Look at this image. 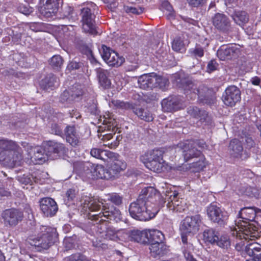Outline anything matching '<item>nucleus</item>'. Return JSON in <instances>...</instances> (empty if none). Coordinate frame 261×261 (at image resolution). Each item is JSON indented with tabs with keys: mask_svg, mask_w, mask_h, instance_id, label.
<instances>
[{
	"mask_svg": "<svg viewBox=\"0 0 261 261\" xmlns=\"http://www.w3.org/2000/svg\"><path fill=\"white\" fill-rule=\"evenodd\" d=\"M0 163L4 166L13 167L20 164L22 160L21 150L12 141L0 139Z\"/></svg>",
	"mask_w": 261,
	"mask_h": 261,
	"instance_id": "nucleus-3",
	"label": "nucleus"
},
{
	"mask_svg": "<svg viewBox=\"0 0 261 261\" xmlns=\"http://www.w3.org/2000/svg\"><path fill=\"white\" fill-rule=\"evenodd\" d=\"M66 139L72 146H76L79 142V136L73 126H67L65 129Z\"/></svg>",
	"mask_w": 261,
	"mask_h": 261,
	"instance_id": "nucleus-30",
	"label": "nucleus"
},
{
	"mask_svg": "<svg viewBox=\"0 0 261 261\" xmlns=\"http://www.w3.org/2000/svg\"><path fill=\"white\" fill-rule=\"evenodd\" d=\"M241 99V92L235 86L227 87L222 96V100L227 106L233 107Z\"/></svg>",
	"mask_w": 261,
	"mask_h": 261,
	"instance_id": "nucleus-18",
	"label": "nucleus"
},
{
	"mask_svg": "<svg viewBox=\"0 0 261 261\" xmlns=\"http://www.w3.org/2000/svg\"><path fill=\"white\" fill-rule=\"evenodd\" d=\"M89 7H84L82 9L81 16L83 29L85 32L94 34L96 33L94 15L92 13L91 8L94 9L95 4L91 3Z\"/></svg>",
	"mask_w": 261,
	"mask_h": 261,
	"instance_id": "nucleus-11",
	"label": "nucleus"
},
{
	"mask_svg": "<svg viewBox=\"0 0 261 261\" xmlns=\"http://www.w3.org/2000/svg\"><path fill=\"white\" fill-rule=\"evenodd\" d=\"M163 111L170 112L183 108L184 105L178 96H170L164 99L161 103Z\"/></svg>",
	"mask_w": 261,
	"mask_h": 261,
	"instance_id": "nucleus-22",
	"label": "nucleus"
},
{
	"mask_svg": "<svg viewBox=\"0 0 261 261\" xmlns=\"http://www.w3.org/2000/svg\"><path fill=\"white\" fill-rule=\"evenodd\" d=\"M146 230L144 231L132 230L130 231V241H134L138 243L145 242Z\"/></svg>",
	"mask_w": 261,
	"mask_h": 261,
	"instance_id": "nucleus-38",
	"label": "nucleus"
},
{
	"mask_svg": "<svg viewBox=\"0 0 261 261\" xmlns=\"http://www.w3.org/2000/svg\"><path fill=\"white\" fill-rule=\"evenodd\" d=\"M118 241L127 242L130 241V231L126 229L117 230Z\"/></svg>",
	"mask_w": 261,
	"mask_h": 261,
	"instance_id": "nucleus-45",
	"label": "nucleus"
},
{
	"mask_svg": "<svg viewBox=\"0 0 261 261\" xmlns=\"http://www.w3.org/2000/svg\"><path fill=\"white\" fill-rule=\"evenodd\" d=\"M63 64V59L59 55L54 56L50 61V65L54 68H60Z\"/></svg>",
	"mask_w": 261,
	"mask_h": 261,
	"instance_id": "nucleus-46",
	"label": "nucleus"
},
{
	"mask_svg": "<svg viewBox=\"0 0 261 261\" xmlns=\"http://www.w3.org/2000/svg\"><path fill=\"white\" fill-rule=\"evenodd\" d=\"M124 9L126 13L135 14H140L143 12V9L140 7L136 8L133 7L126 6L124 7Z\"/></svg>",
	"mask_w": 261,
	"mask_h": 261,
	"instance_id": "nucleus-52",
	"label": "nucleus"
},
{
	"mask_svg": "<svg viewBox=\"0 0 261 261\" xmlns=\"http://www.w3.org/2000/svg\"><path fill=\"white\" fill-rule=\"evenodd\" d=\"M215 244L224 249H227L230 246L229 239L226 236H222L220 238L218 237V239L216 241Z\"/></svg>",
	"mask_w": 261,
	"mask_h": 261,
	"instance_id": "nucleus-43",
	"label": "nucleus"
},
{
	"mask_svg": "<svg viewBox=\"0 0 261 261\" xmlns=\"http://www.w3.org/2000/svg\"><path fill=\"white\" fill-rule=\"evenodd\" d=\"M229 149L231 155L234 158H242L243 147L241 142L238 139L232 140L229 144Z\"/></svg>",
	"mask_w": 261,
	"mask_h": 261,
	"instance_id": "nucleus-32",
	"label": "nucleus"
},
{
	"mask_svg": "<svg viewBox=\"0 0 261 261\" xmlns=\"http://www.w3.org/2000/svg\"><path fill=\"white\" fill-rule=\"evenodd\" d=\"M162 7L167 11L166 15L168 19H170L174 17V12L172 7L168 2H164L162 4Z\"/></svg>",
	"mask_w": 261,
	"mask_h": 261,
	"instance_id": "nucleus-48",
	"label": "nucleus"
},
{
	"mask_svg": "<svg viewBox=\"0 0 261 261\" xmlns=\"http://www.w3.org/2000/svg\"><path fill=\"white\" fill-rule=\"evenodd\" d=\"M40 237L31 240V245L40 248L39 251L47 249L53 244L57 238L56 229L55 228L42 226L40 228Z\"/></svg>",
	"mask_w": 261,
	"mask_h": 261,
	"instance_id": "nucleus-9",
	"label": "nucleus"
},
{
	"mask_svg": "<svg viewBox=\"0 0 261 261\" xmlns=\"http://www.w3.org/2000/svg\"><path fill=\"white\" fill-rule=\"evenodd\" d=\"M90 153L92 156L104 161L107 160L105 157L108 158L117 157L115 153L109 150H102L99 148L92 149Z\"/></svg>",
	"mask_w": 261,
	"mask_h": 261,
	"instance_id": "nucleus-31",
	"label": "nucleus"
},
{
	"mask_svg": "<svg viewBox=\"0 0 261 261\" xmlns=\"http://www.w3.org/2000/svg\"><path fill=\"white\" fill-rule=\"evenodd\" d=\"M155 73L145 74L140 76L138 80V86L143 89L154 88V82L155 81Z\"/></svg>",
	"mask_w": 261,
	"mask_h": 261,
	"instance_id": "nucleus-26",
	"label": "nucleus"
},
{
	"mask_svg": "<svg viewBox=\"0 0 261 261\" xmlns=\"http://www.w3.org/2000/svg\"><path fill=\"white\" fill-rule=\"evenodd\" d=\"M83 210L85 211L97 212L102 205V212L98 214L89 216V219L100 222L102 221H114L116 222L122 219V216L119 210L114 206L107 207L104 205L105 199L86 196L81 201Z\"/></svg>",
	"mask_w": 261,
	"mask_h": 261,
	"instance_id": "nucleus-1",
	"label": "nucleus"
},
{
	"mask_svg": "<svg viewBox=\"0 0 261 261\" xmlns=\"http://www.w3.org/2000/svg\"><path fill=\"white\" fill-rule=\"evenodd\" d=\"M51 131L53 134L56 135L62 136L63 135L62 129L57 124H53L51 127Z\"/></svg>",
	"mask_w": 261,
	"mask_h": 261,
	"instance_id": "nucleus-56",
	"label": "nucleus"
},
{
	"mask_svg": "<svg viewBox=\"0 0 261 261\" xmlns=\"http://www.w3.org/2000/svg\"><path fill=\"white\" fill-rule=\"evenodd\" d=\"M193 142L195 143V144L194 145V146H195V147H196V146H198L199 147L201 148V149H207V145H206L205 142L203 140H199V141H193Z\"/></svg>",
	"mask_w": 261,
	"mask_h": 261,
	"instance_id": "nucleus-60",
	"label": "nucleus"
},
{
	"mask_svg": "<svg viewBox=\"0 0 261 261\" xmlns=\"http://www.w3.org/2000/svg\"><path fill=\"white\" fill-rule=\"evenodd\" d=\"M77 191L74 189H69L66 193V199L65 201H67V203H70L71 202L74 201V199L76 197Z\"/></svg>",
	"mask_w": 261,
	"mask_h": 261,
	"instance_id": "nucleus-50",
	"label": "nucleus"
},
{
	"mask_svg": "<svg viewBox=\"0 0 261 261\" xmlns=\"http://www.w3.org/2000/svg\"><path fill=\"white\" fill-rule=\"evenodd\" d=\"M134 113L141 119L146 121H151L153 117L151 113L147 109L136 108L134 110Z\"/></svg>",
	"mask_w": 261,
	"mask_h": 261,
	"instance_id": "nucleus-39",
	"label": "nucleus"
},
{
	"mask_svg": "<svg viewBox=\"0 0 261 261\" xmlns=\"http://www.w3.org/2000/svg\"><path fill=\"white\" fill-rule=\"evenodd\" d=\"M188 112L191 116L195 118H199L200 117L201 111L197 107H193L188 108Z\"/></svg>",
	"mask_w": 261,
	"mask_h": 261,
	"instance_id": "nucleus-54",
	"label": "nucleus"
},
{
	"mask_svg": "<svg viewBox=\"0 0 261 261\" xmlns=\"http://www.w3.org/2000/svg\"><path fill=\"white\" fill-rule=\"evenodd\" d=\"M159 211L158 207L155 204L151 206H147L144 201L139 198L129 205V212L130 215L135 219L146 221L154 218Z\"/></svg>",
	"mask_w": 261,
	"mask_h": 261,
	"instance_id": "nucleus-6",
	"label": "nucleus"
},
{
	"mask_svg": "<svg viewBox=\"0 0 261 261\" xmlns=\"http://www.w3.org/2000/svg\"><path fill=\"white\" fill-rule=\"evenodd\" d=\"M99 226L100 229H102V227H103V230L106 228L105 226L98 225L97 226L98 229ZM97 233H99L100 236L93 241V246L98 250H106L108 248V245L105 241H102L100 239L118 241L117 231H115L112 228H108L106 231L98 230Z\"/></svg>",
	"mask_w": 261,
	"mask_h": 261,
	"instance_id": "nucleus-12",
	"label": "nucleus"
},
{
	"mask_svg": "<svg viewBox=\"0 0 261 261\" xmlns=\"http://www.w3.org/2000/svg\"><path fill=\"white\" fill-rule=\"evenodd\" d=\"M203 239L205 243L215 244L218 239V233L212 229H207L203 232Z\"/></svg>",
	"mask_w": 261,
	"mask_h": 261,
	"instance_id": "nucleus-36",
	"label": "nucleus"
},
{
	"mask_svg": "<svg viewBox=\"0 0 261 261\" xmlns=\"http://www.w3.org/2000/svg\"><path fill=\"white\" fill-rule=\"evenodd\" d=\"M29 153L31 154L34 152V154L31 156V159L36 164H42L48 160H54L56 155L52 156V154L63 153L65 147L63 144L54 141H49L45 143L43 147L37 146L31 149Z\"/></svg>",
	"mask_w": 261,
	"mask_h": 261,
	"instance_id": "nucleus-4",
	"label": "nucleus"
},
{
	"mask_svg": "<svg viewBox=\"0 0 261 261\" xmlns=\"http://www.w3.org/2000/svg\"><path fill=\"white\" fill-rule=\"evenodd\" d=\"M40 206L42 212L46 217L53 216L58 211L56 202L49 197L42 198L40 201Z\"/></svg>",
	"mask_w": 261,
	"mask_h": 261,
	"instance_id": "nucleus-23",
	"label": "nucleus"
},
{
	"mask_svg": "<svg viewBox=\"0 0 261 261\" xmlns=\"http://www.w3.org/2000/svg\"><path fill=\"white\" fill-rule=\"evenodd\" d=\"M2 217L6 226H15L22 220L23 214L17 209L11 208L4 211Z\"/></svg>",
	"mask_w": 261,
	"mask_h": 261,
	"instance_id": "nucleus-17",
	"label": "nucleus"
},
{
	"mask_svg": "<svg viewBox=\"0 0 261 261\" xmlns=\"http://www.w3.org/2000/svg\"><path fill=\"white\" fill-rule=\"evenodd\" d=\"M185 93L187 98L194 99L197 97L203 103L213 104L216 100L214 93L211 94V91L204 86L197 88V86L192 82L188 83L184 86Z\"/></svg>",
	"mask_w": 261,
	"mask_h": 261,
	"instance_id": "nucleus-7",
	"label": "nucleus"
},
{
	"mask_svg": "<svg viewBox=\"0 0 261 261\" xmlns=\"http://www.w3.org/2000/svg\"><path fill=\"white\" fill-rule=\"evenodd\" d=\"M160 197V193L157 190L152 187H145L143 188L138 198L141 199L146 203L147 206H149L151 209V206H153L154 204L158 207L157 204L155 203L156 199Z\"/></svg>",
	"mask_w": 261,
	"mask_h": 261,
	"instance_id": "nucleus-16",
	"label": "nucleus"
},
{
	"mask_svg": "<svg viewBox=\"0 0 261 261\" xmlns=\"http://www.w3.org/2000/svg\"><path fill=\"white\" fill-rule=\"evenodd\" d=\"M80 67V64L79 63L76 62V61H72L70 62L67 67V68L69 70H72L74 69H76L79 68Z\"/></svg>",
	"mask_w": 261,
	"mask_h": 261,
	"instance_id": "nucleus-58",
	"label": "nucleus"
},
{
	"mask_svg": "<svg viewBox=\"0 0 261 261\" xmlns=\"http://www.w3.org/2000/svg\"><path fill=\"white\" fill-rule=\"evenodd\" d=\"M116 155H117L116 158H108L112 161L109 170L112 172L113 177L118 173L124 170L126 168L125 162L119 159L118 154L116 153Z\"/></svg>",
	"mask_w": 261,
	"mask_h": 261,
	"instance_id": "nucleus-27",
	"label": "nucleus"
},
{
	"mask_svg": "<svg viewBox=\"0 0 261 261\" xmlns=\"http://www.w3.org/2000/svg\"><path fill=\"white\" fill-rule=\"evenodd\" d=\"M59 86L58 79L54 75H50L44 79L41 83V86L44 89H53Z\"/></svg>",
	"mask_w": 261,
	"mask_h": 261,
	"instance_id": "nucleus-35",
	"label": "nucleus"
},
{
	"mask_svg": "<svg viewBox=\"0 0 261 261\" xmlns=\"http://www.w3.org/2000/svg\"><path fill=\"white\" fill-rule=\"evenodd\" d=\"M201 222L199 215L187 216L181 222L180 229L183 233L193 235L198 231Z\"/></svg>",
	"mask_w": 261,
	"mask_h": 261,
	"instance_id": "nucleus-13",
	"label": "nucleus"
},
{
	"mask_svg": "<svg viewBox=\"0 0 261 261\" xmlns=\"http://www.w3.org/2000/svg\"><path fill=\"white\" fill-rule=\"evenodd\" d=\"M231 17L234 21L239 25L243 27L249 20L247 14L245 11H235Z\"/></svg>",
	"mask_w": 261,
	"mask_h": 261,
	"instance_id": "nucleus-34",
	"label": "nucleus"
},
{
	"mask_svg": "<svg viewBox=\"0 0 261 261\" xmlns=\"http://www.w3.org/2000/svg\"><path fill=\"white\" fill-rule=\"evenodd\" d=\"M155 80L154 82V88L159 87L163 90H165L169 84L168 79L166 77L158 76L155 74Z\"/></svg>",
	"mask_w": 261,
	"mask_h": 261,
	"instance_id": "nucleus-41",
	"label": "nucleus"
},
{
	"mask_svg": "<svg viewBox=\"0 0 261 261\" xmlns=\"http://www.w3.org/2000/svg\"><path fill=\"white\" fill-rule=\"evenodd\" d=\"M96 71L100 86L103 88H108L111 83L107 77V71L100 68L97 69Z\"/></svg>",
	"mask_w": 261,
	"mask_h": 261,
	"instance_id": "nucleus-37",
	"label": "nucleus"
},
{
	"mask_svg": "<svg viewBox=\"0 0 261 261\" xmlns=\"http://www.w3.org/2000/svg\"><path fill=\"white\" fill-rule=\"evenodd\" d=\"M194 55L198 57H201L203 56V50L201 47H197L193 50Z\"/></svg>",
	"mask_w": 261,
	"mask_h": 261,
	"instance_id": "nucleus-61",
	"label": "nucleus"
},
{
	"mask_svg": "<svg viewBox=\"0 0 261 261\" xmlns=\"http://www.w3.org/2000/svg\"><path fill=\"white\" fill-rule=\"evenodd\" d=\"M214 25L219 30L227 32L230 28L229 18L224 14L217 13L213 18Z\"/></svg>",
	"mask_w": 261,
	"mask_h": 261,
	"instance_id": "nucleus-25",
	"label": "nucleus"
},
{
	"mask_svg": "<svg viewBox=\"0 0 261 261\" xmlns=\"http://www.w3.org/2000/svg\"><path fill=\"white\" fill-rule=\"evenodd\" d=\"M244 193V194L249 197H255L257 198L261 197V192L256 188L247 187Z\"/></svg>",
	"mask_w": 261,
	"mask_h": 261,
	"instance_id": "nucleus-44",
	"label": "nucleus"
},
{
	"mask_svg": "<svg viewBox=\"0 0 261 261\" xmlns=\"http://www.w3.org/2000/svg\"><path fill=\"white\" fill-rule=\"evenodd\" d=\"M10 195V193L3 188L0 189V197H8Z\"/></svg>",
	"mask_w": 261,
	"mask_h": 261,
	"instance_id": "nucleus-64",
	"label": "nucleus"
},
{
	"mask_svg": "<svg viewBox=\"0 0 261 261\" xmlns=\"http://www.w3.org/2000/svg\"><path fill=\"white\" fill-rule=\"evenodd\" d=\"M66 260L67 261H89L85 256L80 254L72 255Z\"/></svg>",
	"mask_w": 261,
	"mask_h": 261,
	"instance_id": "nucleus-53",
	"label": "nucleus"
},
{
	"mask_svg": "<svg viewBox=\"0 0 261 261\" xmlns=\"http://www.w3.org/2000/svg\"><path fill=\"white\" fill-rule=\"evenodd\" d=\"M240 50L235 45L222 46L217 51V56L221 60H226L236 58Z\"/></svg>",
	"mask_w": 261,
	"mask_h": 261,
	"instance_id": "nucleus-24",
	"label": "nucleus"
},
{
	"mask_svg": "<svg viewBox=\"0 0 261 261\" xmlns=\"http://www.w3.org/2000/svg\"><path fill=\"white\" fill-rule=\"evenodd\" d=\"M163 151L161 149H153L145 153L140 156V161L149 170L156 173L167 171L171 167L163 159Z\"/></svg>",
	"mask_w": 261,
	"mask_h": 261,
	"instance_id": "nucleus-5",
	"label": "nucleus"
},
{
	"mask_svg": "<svg viewBox=\"0 0 261 261\" xmlns=\"http://www.w3.org/2000/svg\"><path fill=\"white\" fill-rule=\"evenodd\" d=\"M162 194L165 196L164 202H167V207L173 212H182L187 208L186 203L180 199L178 192L175 188L164 184L162 186Z\"/></svg>",
	"mask_w": 261,
	"mask_h": 261,
	"instance_id": "nucleus-8",
	"label": "nucleus"
},
{
	"mask_svg": "<svg viewBox=\"0 0 261 261\" xmlns=\"http://www.w3.org/2000/svg\"><path fill=\"white\" fill-rule=\"evenodd\" d=\"M206 213L209 219L215 223L221 224L226 219L224 212L214 203H212L207 206Z\"/></svg>",
	"mask_w": 261,
	"mask_h": 261,
	"instance_id": "nucleus-21",
	"label": "nucleus"
},
{
	"mask_svg": "<svg viewBox=\"0 0 261 261\" xmlns=\"http://www.w3.org/2000/svg\"><path fill=\"white\" fill-rule=\"evenodd\" d=\"M84 168H87L85 174L88 178L110 179L113 177L112 172L109 170L105 169L102 165L87 163L85 165Z\"/></svg>",
	"mask_w": 261,
	"mask_h": 261,
	"instance_id": "nucleus-10",
	"label": "nucleus"
},
{
	"mask_svg": "<svg viewBox=\"0 0 261 261\" xmlns=\"http://www.w3.org/2000/svg\"><path fill=\"white\" fill-rule=\"evenodd\" d=\"M207 68L208 71L211 72L216 70V66L215 64H214L213 62L211 61L208 64Z\"/></svg>",
	"mask_w": 261,
	"mask_h": 261,
	"instance_id": "nucleus-63",
	"label": "nucleus"
},
{
	"mask_svg": "<svg viewBox=\"0 0 261 261\" xmlns=\"http://www.w3.org/2000/svg\"><path fill=\"white\" fill-rule=\"evenodd\" d=\"M100 53L103 60L110 66H120L124 62V58L122 56L105 45L102 46Z\"/></svg>",
	"mask_w": 261,
	"mask_h": 261,
	"instance_id": "nucleus-14",
	"label": "nucleus"
},
{
	"mask_svg": "<svg viewBox=\"0 0 261 261\" xmlns=\"http://www.w3.org/2000/svg\"><path fill=\"white\" fill-rule=\"evenodd\" d=\"M187 2L191 6L198 7L202 5L204 3L205 0H187Z\"/></svg>",
	"mask_w": 261,
	"mask_h": 261,
	"instance_id": "nucleus-57",
	"label": "nucleus"
},
{
	"mask_svg": "<svg viewBox=\"0 0 261 261\" xmlns=\"http://www.w3.org/2000/svg\"><path fill=\"white\" fill-rule=\"evenodd\" d=\"M107 197V200L116 205H119L122 202V197L116 193L108 194Z\"/></svg>",
	"mask_w": 261,
	"mask_h": 261,
	"instance_id": "nucleus-49",
	"label": "nucleus"
},
{
	"mask_svg": "<svg viewBox=\"0 0 261 261\" xmlns=\"http://www.w3.org/2000/svg\"><path fill=\"white\" fill-rule=\"evenodd\" d=\"M113 105L116 108H120L121 109H129L132 108V105L128 102H125L119 100H115L112 101Z\"/></svg>",
	"mask_w": 261,
	"mask_h": 261,
	"instance_id": "nucleus-47",
	"label": "nucleus"
},
{
	"mask_svg": "<svg viewBox=\"0 0 261 261\" xmlns=\"http://www.w3.org/2000/svg\"><path fill=\"white\" fill-rule=\"evenodd\" d=\"M150 255L153 257H161L168 252V247L164 243H151L149 246Z\"/></svg>",
	"mask_w": 261,
	"mask_h": 261,
	"instance_id": "nucleus-28",
	"label": "nucleus"
},
{
	"mask_svg": "<svg viewBox=\"0 0 261 261\" xmlns=\"http://www.w3.org/2000/svg\"><path fill=\"white\" fill-rule=\"evenodd\" d=\"M13 58L18 65L21 67L28 68L31 65V63L28 62V58L21 57L20 54H14Z\"/></svg>",
	"mask_w": 261,
	"mask_h": 261,
	"instance_id": "nucleus-42",
	"label": "nucleus"
},
{
	"mask_svg": "<svg viewBox=\"0 0 261 261\" xmlns=\"http://www.w3.org/2000/svg\"><path fill=\"white\" fill-rule=\"evenodd\" d=\"M257 210L254 207H246L242 208L239 214V217L236 221V225L231 228V234L236 238L252 240L256 238L257 232L248 221L255 220Z\"/></svg>",
	"mask_w": 261,
	"mask_h": 261,
	"instance_id": "nucleus-2",
	"label": "nucleus"
},
{
	"mask_svg": "<svg viewBox=\"0 0 261 261\" xmlns=\"http://www.w3.org/2000/svg\"><path fill=\"white\" fill-rule=\"evenodd\" d=\"M193 140H187L178 144L177 148L182 150L185 162L189 161L191 159L200 156L201 151L195 148Z\"/></svg>",
	"mask_w": 261,
	"mask_h": 261,
	"instance_id": "nucleus-15",
	"label": "nucleus"
},
{
	"mask_svg": "<svg viewBox=\"0 0 261 261\" xmlns=\"http://www.w3.org/2000/svg\"><path fill=\"white\" fill-rule=\"evenodd\" d=\"M192 167L195 169L196 171H199L203 169L205 167V165L204 162V161L202 160H199L198 161L194 162L192 164Z\"/></svg>",
	"mask_w": 261,
	"mask_h": 261,
	"instance_id": "nucleus-55",
	"label": "nucleus"
},
{
	"mask_svg": "<svg viewBox=\"0 0 261 261\" xmlns=\"http://www.w3.org/2000/svg\"><path fill=\"white\" fill-rule=\"evenodd\" d=\"M247 240L244 239V241L242 242L243 244L241 247H240L241 245L240 243L237 244V249L238 250L243 249L244 246V251L249 256H252L258 260L261 259V245L255 242H252L245 245V241L247 242Z\"/></svg>",
	"mask_w": 261,
	"mask_h": 261,
	"instance_id": "nucleus-20",
	"label": "nucleus"
},
{
	"mask_svg": "<svg viewBox=\"0 0 261 261\" xmlns=\"http://www.w3.org/2000/svg\"><path fill=\"white\" fill-rule=\"evenodd\" d=\"M83 94L82 88L81 85H75L69 90H65L61 94L60 101L65 104V106L68 107L76 99L79 98Z\"/></svg>",
	"mask_w": 261,
	"mask_h": 261,
	"instance_id": "nucleus-19",
	"label": "nucleus"
},
{
	"mask_svg": "<svg viewBox=\"0 0 261 261\" xmlns=\"http://www.w3.org/2000/svg\"><path fill=\"white\" fill-rule=\"evenodd\" d=\"M254 221L261 226V210L256 211L255 219Z\"/></svg>",
	"mask_w": 261,
	"mask_h": 261,
	"instance_id": "nucleus-62",
	"label": "nucleus"
},
{
	"mask_svg": "<svg viewBox=\"0 0 261 261\" xmlns=\"http://www.w3.org/2000/svg\"><path fill=\"white\" fill-rule=\"evenodd\" d=\"M146 239L150 243H164L165 239L164 234L160 230L157 229L146 230Z\"/></svg>",
	"mask_w": 261,
	"mask_h": 261,
	"instance_id": "nucleus-29",
	"label": "nucleus"
},
{
	"mask_svg": "<svg viewBox=\"0 0 261 261\" xmlns=\"http://www.w3.org/2000/svg\"><path fill=\"white\" fill-rule=\"evenodd\" d=\"M19 11L22 14L27 15L33 12V9L27 6H21L19 8Z\"/></svg>",
	"mask_w": 261,
	"mask_h": 261,
	"instance_id": "nucleus-59",
	"label": "nucleus"
},
{
	"mask_svg": "<svg viewBox=\"0 0 261 261\" xmlns=\"http://www.w3.org/2000/svg\"><path fill=\"white\" fill-rule=\"evenodd\" d=\"M43 4L44 10V14L46 17L53 16V14L56 13L57 9L56 0H41Z\"/></svg>",
	"mask_w": 261,
	"mask_h": 261,
	"instance_id": "nucleus-33",
	"label": "nucleus"
},
{
	"mask_svg": "<svg viewBox=\"0 0 261 261\" xmlns=\"http://www.w3.org/2000/svg\"><path fill=\"white\" fill-rule=\"evenodd\" d=\"M184 234L182 233L181 236V240L184 245L182 251L184 252V250L186 249L188 251H190L192 253V251L193 250V246L192 244L188 243L187 238Z\"/></svg>",
	"mask_w": 261,
	"mask_h": 261,
	"instance_id": "nucleus-51",
	"label": "nucleus"
},
{
	"mask_svg": "<svg viewBox=\"0 0 261 261\" xmlns=\"http://www.w3.org/2000/svg\"><path fill=\"white\" fill-rule=\"evenodd\" d=\"M187 43V41H184L182 38L176 37L173 41L172 48L175 51L181 52L184 50L185 45Z\"/></svg>",
	"mask_w": 261,
	"mask_h": 261,
	"instance_id": "nucleus-40",
	"label": "nucleus"
}]
</instances>
